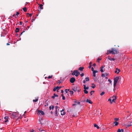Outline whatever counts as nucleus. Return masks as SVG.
<instances>
[{"label": "nucleus", "mask_w": 132, "mask_h": 132, "mask_svg": "<svg viewBox=\"0 0 132 132\" xmlns=\"http://www.w3.org/2000/svg\"><path fill=\"white\" fill-rule=\"evenodd\" d=\"M72 90L75 92L77 91L80 92V91L81 89L80 88L79 86H75L74 87L72 88Z\"/></svg>", "instance_id": "f03ea898"}, {"label": "nucleus", "mask_w": 132, "mask_h": 132, "mask_svg": "<svg viewBox=\"0 0 132 132\" xmlns=\"http://www.w3.org/2000/svg\"><path fill=\"white\" fill-rule=\"evenodd\" d=\"M4 119H5L6 120L7 119H8V117H4Z\"/></svg>", "instance_id": "79ce46f5"}, {"label": "nucleus", "mask_w": 132, "mask_h": 132, "mask_svg": "<svg viewBox=\"0 0 132 132\" xmlns=\"http://www.w3.org/2000/svg\"><path fill=\"white\" fill-rule=\"evenodd\" d=\"M52 77H53V75H51V76H48V78L49 79L51 78H52Z\"/></svg>", "instance_id": "a19ab883"}, {"label": "nucleus", "mask_w": 132, "mask_h": 132, "mask_svg": "<svg viewBox=\"0 0 132 132\" xmlns=\"http://www.w3.org/2000/svg\"><path fill=\"white\" fill-rule=\"evenodd\" d=\"M19 14V12H17L16 13V15H17V16H18V15Z\"/></svg>", "instance_id": "c03bdc74"}, {"label": "nucleus", "mask_w": 132, "mask_h": 132, "mask_svg": "<svg viewBox=\"0 0 132 132\" xmlns=\"http://www.w3.org/2000/svg\"><path fill=\"white\" fill-rule=\"evenodd\" d=\"M114 124H115V126H117L119 124V123L117 121H115L114 122Z\"/></svg>", "instance_id": "6ab92c4d"}, {"label": "nucleus", "mask_w": 132, "mask_h": 132, "mask_svg": "<svg viewBox=\"0 0 132 132\" xmlns=\"http://www.w3.org/2000/svg\"><path fill=\"white\" fill-rule=\"evenodd\" d=\"M37 111L38 112L37 114H40V113H41V114L42 115H44V113L43 111H42V110H38V109H37Z\"/></svg>", "instance_id": "20e7f679"}, {"label": "nucleus", "mask_w": 132, "mask_h": 132, "mask_svg": "<svg viewBox=\"0 0 132 132\" xmlns=\"http://www.w3.org/2000/svg\"><path fill=\"white\" fill-rule=\"evenodd\" d=\"M64 110L63 109L61 111V115H63L65 114V113L64 112Z\"/></svg>", "instance_id": "1a4fd4ad"}, {"label": "nucleus", "mask_w": 132, "mask_h": 132, "mask_svg": "<svg viewBox=\"0 0 132 132\" xmlns=\"http://www.w3.org/2000/svg\"><path fill=\"white\" fill-rule=\"evenodd\" d=\"M58 96V95L56 94L55 93H54L53 94V95L52 96V98L53 99H54L55 97H57Z\"/></svg>", "instance_id": "f8f14e48"}, {"label": "nucleus", "mask_w": 132, "mask_h": 132, "mask_svg": "<svg viewBox=\"0 0 132 132\" xmlns=\"http://www.w3.org/2000/svg\"><path fill=\"white\" fill-rule=\"evenodd\" d=\"M109 54H110V53H109V51L108 50L107 51V52L106 53V54L107 55H108Z\"/></svg>", "instance_id": "de8ad7c7"}, {"label": "nucleus", "mask_w": 132, "mask_h": 132, "mask_svg": "<svg viewBox=\"0 0 132 132\" xmlns=\"http://www.w3.org/2000/svg\"><path fill=\"white\" fill-rule=\"evenodd\" d=\"M93 76L94 77H95L96 76V74H95V72H93Z\"/></svg>", "instance_id": "e433bc0d"}, {"label": "nucleus", "mask_w": 132, "mask_h": 132, "mask_svg": "<svg viewBox=\"0 0 132 132\" xmlns=\"http://www.w3.org/2000/svg\"><path fill=\"white\" fill-rule=\"evenodd\" d=\"M104 68L103 66H102L101 67V70L100 71L102 72H103V69Z\"/></svg>", "instance_id": "aec40b11"}, {"label": "nucleus", "mask_w": 132, "mask_h": 132, "mask_svg": "<svg viewBox=\"0 0 132 132\" xmlns=\"http://www.w3.org/2000/svg\"><path fill=\"white\" fill-rule=\"evenodd\" d=\"M108 59L109 60H111V59L110 57L109 56H108Z\"/></svg>", "instance_id": "09e8293b"}, {"label": "nucleus", "mask_w": 132, "mask_h": 132, "mask_svg": "<svg viewBox=\"0 0 132 132\" xmlns=\"http://www.w3.org/2000/svg\"><path fill=\"white\" fill-rule=\"evenodd\" d=\"M95 92V91L94 90H92L90 92V94L91 95H92L93 94V93H94Z\"/></svg>", "instance_id": "2f4dec72"}, {"label": "nucleus", "mask_w": 132, "mask_h": 132, "mask_svg": "<svg viewBox=\"0 0 132 132\" xmlns=\"http://www.w3.org/2000/svg\"><path fill=\"white\" fill-rule=\"evenodd\" d=\"M83 86H84V90L88 89H89V87H86L85 85H83Z\"/></svg>", "instance_id": "4468645a"}, {"label": "nucleus", "mask_w": 132, "mask_h": 132, "mask_svg": "<svg viewBox=\"0 0 132 132\" xmlns=\"http://www.w3.org/2000/svg\"><path fill=\"white\" fill-rule=\"evenodd\" d=\"M16 112L12 114V115L13 116V117L14 118L16 117Z\"/></svg>", "instance_id": "5701e85b"}, {"label": "nucleus", "mask_w": 132, "mask_h": 132, "mask_svg": "<svg viewBox=\"0 0 132 132\" xmlns=\"http://www.w3.org/2000/svg\"><path fill=\"white\" fill-rule=\"evenodd\" d=\"M114 120L116 121H117L119 120V119L118 118H115L114 119Z\"/></svg>", "instance_id": "c9c22d12"}, {"label": "nucleus", "mask_w": 132, "mask_h": 132, "mask_svg": "<svg viewBox=\"0 0 132 132\" xmlns=\"http://www.w3.org/2000/svg\"><path fill=\"white\" fill-rule=\"evenodd\" d=\"M76 80L74 77L71 78L70 79V82L71 83H74L75 81Z\"/></svg>", "instance_id": "39448f33"}, {"label": "nucleus", "mask_w": 132, "mask_h": 132, "mask_svg": "<svg viewBox=\"0 0 132 132\" xmlns=\"http://www.w3.org/2000/svg\"><path fill=\"white\" fill-rule=\"evenodd\" d=\"M79 74L80 73L77 70H74L72 73V75H75L76 77H77Z\"/></svg>", "instance_id": "7ed1b4c3"}, {"label": "nucleus", "mask_w": 132, "mask_h": 132, "mask_svg": "<svg viewBox=\"0 0 132 132\" xmlns=\"http://www.w3.org/2000/svg\"><path fill=\"white\" fill-rule=\"evenodd\" d=\"M91 70H92V71H93V72L94 71V68L93 67H92V68H91Z\"/></svg>", "instance_id": "4d7b16f0"}, {"label": "nucleus", "mask_w": 132, "mask_h": 132, "mask_svg": "<svg viewBox=\"0 0 132 132\" xmlns=\"http://www.w3.org/2000/svg\"><path fill=\"white\" fill-rule=\"evenodd\" d=\"M84 69V67H80L78 69L79 70H80L81 71H82Z\"/></svg>", "instance_id": "2eb2a0df"}, {"label": "nucleus", "mask_w": 132, "mask_h": 132, "mask_svg": "<svg viewBox=\"0 0 132 132\" xmlns=\"http://www.w3.org/2000/svg\"><path fill=\"white\" fill-rule=\"evenodd\" d=\"M101 59L98 58L97 59V61H98V62L99 61L101 60Z\"/></svg>", "instance_id": "49530a36"}, {"label": "nucleus", "mask_w": 132, "mask_h": 132, "mask_svg": "<svg viewBox=\"0 0 132 132\" xmlns=\"http://www.w3.org/2000/svg\"><path fill=\"white\" fill-rule=\"evenodd\" d=\"M115 73H117V74H118L119 73V72H118L117 70H116L115 71Z\"/></svg>", "instance_id": "37998d69"}, {"label": "nucleus", "mask_w": 132, "mask_h": 132, "mask_svg": "<svg viewBox=\"0 0 132 132\" xmlns=\"http://www.w3.org/2000/svg\"><path fill=\"white\" fill-rule=\"evenodd\" d=\"M62 97V99L63 100H65V97L64 96H63Z\"/></svg>", "instance_id": "3c124183"}, {"label": "nucleus", "mask_w": 132, "mask_h": 132, "mask_svg": "<svg viewBox=\"0 0 132 132\" xmlns=\"http://www.w3.org/2000/svg\"><path fill=\"white\" fill-rule=\"evenodd\" d=\"M77 105V104L76 103H75V104H72V106H74V105Z\"/></svg>", "instance_id": "0e129e2a"}, {"label": "nucleus", "mask_w": 132, "mask_h": 132, "mask_svg": "<svg viewBox=\"0 0 132 132\" xmlns=\"http://www.w3.org/2000/svg\"><path fill=\"white\" fill-rule=\"evenodd\" d=\"M92 85L91 86V87L93 88H95V87H96V86L95 85H94V83H92Z\"/></svg>", "instance_id": "412c9836"}, {"label": "nucleus", "mask_w": 132, "mask_h": 132, "mask_svg": "<svg viewBox=\"0 0 132 132\" xmlns=\"http://www.w3.org/2000/svg\"><path fill=\"white\" fill-rule=\"evenodd\" d=\"M114 82V84H113V86H114V88H115L116 87V85L117 83L115 82Z\"/></svg>", "instance_id": "f704fd0d"}, {"label": "nucleus", "mask_w": 132, "mask_h": 132, "mask_svg": "<svg viewBox=\"0 0 132 132\" xmlns=\"http://www.w3.org/2000/svg\"><path fill=\"white\" fill-rule=\"evenodd\" d=\"M84 75V73H82L81 74H80V76L81 77L83 76Z\"/></svg>", "instance_id": "a18cd8bd"}, {"label": "nucleus", "mask_w": 132, "mask_h": 132, "mask_svg": "<svg viewBox=\"0 0 132 132\" xmlns=\"http://www.w3.org/2000/svg\"><path fill=\"white\" fill-rule=\"evenodd\" d=\"M55 116H58L57 114V110H56L55 111Z\"/></svg>", "instance_id": "c756f323"}, {"label": "nucleus", "mask_w": 132, "mask_h": 132, "mask_svg": "<svg viewBox=\"0 0 132 132\" xmlns=\"http://www.w3.org/2000/svg\"><path fill=\"white\" fill-rule=\"evenodd\" d=\"M23 10L24 12H26L27 11V8L26 7H24L23 8Z\"/></svg>", "instance_id": "b1692460"}, {"label": "nucleus", "mask_w": 132, "mask_h": 132, "mask_svg": "<svg viewBox=\"0 0 132 132\" xmlns=\"http://www.w3.org/2000/svg\"><path fill=\"white\" fill-rule=\"evenodd\" d=\"M61 93L62 94H63V90H61Z\"/></svg>", "instance_id": "e2e57ef3"}, {"label": "nucleus", "mask_w": 132, "mask_h": 132, "mask_svg": "<svg viewBox=\"0 0 132 132\" xmlns=\"http://www.w3.org/2000/svg\"><path fill=\"white\" fill-rule=\"evenodd\" d=\"M111 50H108L109 51L110 54L112 53V54H117V51L115 48H112Z\"/></svg>", "instance_id": "f257e3e1"}, {"label": "nucleus", "mask_w": 132, "mask_h": 132, "mask_svg": "<svg viewBox=\"0 0 132 132\" xmlns=\"http://www.w3.org/2000/svg\"><path fill=\"white\" fill-rule=\"evenodd\" d=\"M132 125V122H130V123L129 124H127L126 125V126L127 127H129L131 126Z\"/></svg>", "instance_id": "dca6fc26"}, {"label": "nucleus", "mask_w": 132, "mask_h": 132, "mask_svg": "<svg viewBox=\"0 0 132 132\" xmlns=\"http://www.w3.org/2000/svg\"><path fill=\"white\" fill-rule=\"evenodd\" d=\"M92 62H90L89 63V68H90L92 66Z\"/></svg>", "instance_id": "c85d7f7f"}, {"label": "nucleus", "mask_w": 132, "mask_h": 132, "mask_svg": "<svg viewBox=\"0 0 132 132\" xmlns=\"http://www.w3.org/2000/svg\"><path fill=\"white\" fill-rule=\"evenodd\" d=\"M116 70H118V72H119H119L120 71V69H118V68H116Z\"/></svg>", "instance_id": "58836bf2"}, {"label": "nucleus", "mask_w": 132, "mask_h": 132, "mask_svg": "<svg viewBox=\"0 0 132 132\" xmlns=\"http://www.w3.org/2000/svg\"><path fill=\"white\" fill-rule=\"evenodd\" d=\"M54 108V106L53 105H51L49 107V109L50 110H51L52 109H53Z\"/></svg>", "instance_id": "a211bd4d"}, {"label": "nucleus", "mask_w": 132, "mask_h": 132, "mask_svg": "<svg viewBox=\"0 0 132 132\" xmlns=\"http://www.w3.org/2000/svg\"><path fill=\"white\" fill-rule=\"evenodd\" d=\"M105 93L104 92H103L100 94V95L101 96H102Z\"/></svg>", "instance_id": "473e14b6"}, {"label": "nucleus", "mask_w": 132, "mask_h": 132, "mask_svg": "<svg viewBox=\"0 0 132 132\" xmlns=\"http://www.w3.org/2000/svg\"><path fill=\"white\" fill-rule=\"evenodd\" d=\"M84 93L85 94H87L88 93V91L86 90H84Z\"/></svg>", "instance_id": "a878e982"}, {"label": "nucleus", "mask_w": 132, "mask_h": 132, "mask_svg": "<svg viewBox=\"0 0 132 132\" xmlns=\"http://www.w3.org/2000/svg\"><path fill=\"white\" fill-rule=\"evenodd\" d=\"M74 103H76L77 105L79 104L80 103V102H77L76 100L74 101Z\"/></svg>", "instance_id": "393cba45"}, {"label": "nucleus", "mask_w": 132, "mask_h": 132, "mask_svg": "<svg viewBox=\"0 0 132 132\" xmlns=\"http://www.w3.org/2000/svg\"><path fill=\"white\" fill-rule=\"evenodd\" d=\"M94 126L95 127H96L97 129H98L100 128L98 126V125H96V124L95 123L94 124Z\"/></svg>", "instance_id": "f3484780"}, {"label": "nucleus", "mask_w": 132, "mask_h": 132, "mask_svg": "<svg viewBox=\"0 0 132 132\" xmlns=\"http://www.w3.org/2000/svg\"><path fill=\"white\" fill-rule=\"evenodd\" d=\"M38 99H36L35 100H33V102H36L38 101Z\"/></svg>", "instance_id": "72a5a7b5"}, {"label": "nucleus", "mask_w": 132, "mask_h": 132, "mask_svg": "<svg viewBox=\"0 0 132 132\" xmlns=\"http://www.w3.org/2000/svg\"><path fill=\"white\" fill-rule=\"evenodd\" d=\"M94 81H96L97 80V79L96 78H94L93 79Z\"/></svg>", "instance_id": "ea45409f"}, {"label": "nucleus", "mask_w": 132, "mask_h": 132, "mask_svg": "<svg viewBox=\"0 0 132 132\" xmlns=\"http://www.w3.org/2000/svg\"><path fill=\"white\" fill-rule=\"evenodd\" d=\"M69 92H70V94L71 95H72L73 94V93L72 91L70 90V91Z\"/></svg>", "instance_id": "cd10ccee"}, {"label": "nucleus", "mask_w": 132, "mask_h": 132, "mask_svg": "<svg viewBox=\"0 0 132 132\" xmlns=\"http://www.w3.org/2000/svg\"><path fill=\"white\" fill-rule=\"evenodd\" d=\"M93 72H95V73L98 72V71L97 70H94Z\"/></svg>", "instance_id": "bf43d9fd"}, {"label": "nucleus", "mask_w": 132, "mask_h": 132, "mask_svg": "<svg viewBox=\"0 0 132 132\" xmlns=\"http://www.w3.org/2000/svg\"><path fill=\"white\" fill-rule=\"evenodd\" d=\"M30 132H34V130L32 129L31 131Z\"/></svg>", "instance_id": "774afa93"}, {"label": "nucleus", "mask_w": 132, "mask_h": 132, "mask_svg": "<svg viewBox=\"0 0 132 132\" xmlns=\"http://www.w3.org/2000/svg\"><path fill=\"white\" fill-rule=\"evenodd\" d=\"M108 74L105 73H102L101 75V76L102 77H105L106 76L108 75Z\"/></svg>", "instance_id": "9b49d317"}, {"label": "nucleus", "mask_w": 132, "mask_h": 132, "mask_svg": "<svg viewBox=\"0 0 132 132\" xmlns=\"http://www.w3.org/2000/svg\"><path fill=\"white\" fill-rule=\"evenodd\" d=\"M86 81H89V78L88 77H86L85 78Z\"/></svg>", "instance_id": "7c9ffc66"}, {"label": "nucleus", "mask_w": 132, "mask_h": 132, "mask_svg": "<svg viewBox=\"0 0 132 132\" xmlns=\"http://www.w3.org/2000/svg\"><path fill=\"white\" fill-rule=\"evenodd\" d=\"M86 102L87 103L88 102L89 103L91 104H92L93 103L91 101V100H88V99H87L86 100Z\"/></svg>", "instance_id": "9d476101"}, {"label": "nucleus", "mask_w": 132, "mask_h": 132, "mask_svg": "<svg viewBox=\"0 0 132 132\" xmlns=\"http://www.w3.org/2000/svg\"><path fill=\"white\" fill-rule=\"evenodd\" d=\"M29 16H31L32 15V14H31V13H30V14L29 13Z\"/></svg>", "instance_id": "69168bd1"}, {"label": "nucleus", "mask_w": 132, "mask_h": 132, "mask_svg": "<svg viewBox=\"0 0 132 132\" xmlns=\"http://www.w3.org/2000/svg\"><path fill=\"white\" fill-rule=\"evenodd\" d=\"M43 6V5L42 4H40L39 5V10H38L39 12L41 11V9H43V8L42 7Z\"/></svg>", "instance_id": "6e6552de"}, {"label": "nucleus", "mask_w": 132, "mask_h": 132, "mask_svg": "<svg viewBox=\"0 0 132 132\" xmlns=\"http://www.w3.org/2000/svg\"><path fill=\"white\" fill-rule=\"evenodd\" d=\"M86 81H86V80H84L83 81V83H85Z\"/></svg>", "instance_id": "680f3d73"}, {"label": "nucleus", "mask_w": 132, "mask_h": 132, "mask_svg": "<svg viewBox=\"0 0 132 132\" xmlns=\"http://www.w3.org/2000/svg\"><path fill=\"white\" fill-rule=\"evenodd\" d=\"M116 60V59L114 58H111L110 60L114 61Z\"/></svg>", "instance_id": "4c0bfd02"}, {"label": "nucleus", "mask_w": 132, "mask_h": 132, "mask_svg": "<svg viewBox=\"0 0 132 132\" xmlns=\"http://www.w3.org/2000/svg\"><path fill=\"white\" fill-rule=\"evenodd\" d=\"M24 31H23L22 32L21 34H20V36L21 35H22V34L24 32Z\"/></svg>", "instance_id": "6e6d98bb"}, {"label": "nucleus", "mask_w": 132, "mask_h": 132, "mask_svg": "<svg viewBox=\"0 0 132 132\" xmlns=\"http://www.w3.org/2000/svg\"><path fill=\"white\" fill-rule=\"evenodd\" d=\"M112 102H111V104H112V103L113 102H115V100H116V99H117V98L116 96H113V97H112Z\"/></svg>", "instance_id": "423d86ee"}, {"label": "nucleus", "mask_w": 132, "mask_h": 132, "mask_svg": "<svg viewBox=\"0 0 132 132\" xmlns=\"http://www.w3.org/2000/svg\"><path fill=\"white\" fill-rule=\"evenodd\" d=\"M108 101L110 102H112V101H111V98H110L109 99Z\"/></svg>", "instance_id": "8fccbe9b"}, {"label": "nucleus", "mask_w": 132, "mask_h": 132, "mask_svg": "<svg viewBox=\"0 0 132 132\" xmlns=\"http://www.w3.org/2000/svg\"><path fill=\"white\" fill-rule=\"evenodd\" d=\"M57 88H58V87H55L53 89V91H55L57 89Z\"/></svg>", "instance_id": "bb28decb"}, {"label": "nucleus", "mask_w": 132, "mask_h": 132, "mask_svg": "<svg viewBox=\"0 0 132 132\" xmlns=\"http://www.w3.org/2000/svg\"><path fill=\"white\" fill-rule=\"evenodd\" d=\"M8 119H7L5 121V122H7V121H8Z\"/></svg>", "instance_id": "052dcab7"}, {"label": "nucleus", "mask_w": 132, "mask_h": 132, "mask_svg": "<svg viewBox=\"0 0 132 132\" xmlns=\"http://www.w3.org/2000/svg\"><path fill=\"white\" fill-rule=\"evenodd\" d=\"M19 29L18 28H16L15 29V32H18L19 31Z\"/></svg>", "instance_id": "4be33fe9"}, {"label": "nucleus", "mask_w": 132, "mask_h": 132, "mask_svg": "<svg viewBox=\"0 0 132 132\" xmlns=\"http://www.w3.org/2000/svg\"><path fill=\"white\" fill-rule=\"evenodd\" d=\"M55 108H56V110H57V109L59 108V107L58 106H56L55 107Z\"/></svg>", "instance_id": "864d4df0"}, {"label": "nucleus", "mask_w": 132, "mask_h": 132, "mask_svg": "<svg viewBox=\"0 0 132 132\" xmlns=\"http://www.w3.org/2000/svg\"><path fill=\"white\" fill-rule=\"evenodd\" d=\"M119 79V77H117L114 78V82L117 83L118 80Z\"/></svg>", "instance_id": "0eeeda50"}, {"label": "nucleus", "mask_w": 132, "mask_h": 132, "mask_svg": "<svg viewBox=\"0 0 132 132\" xmlns=\"http://www.w3.org/2000/svg\"><path fill=\"white\" fill-rule=\"evenodd\" d=\"M56 87H58V88H57V89H60L61 87V86L58 87V86H57Z\"/></svg>", "instance_id": "603ef678"}, {"label": "nucleus", "mask_w": 132, "mask_h": 132, "mask_svg": "<svg viewBox=\"0 0 132 132\" xmlns=\"http://www.w3.org/2000/svg\"><path fill=\"white\" fill-rule=\"evenodd\" d=\"M108 81L110 82V83L112 82V81L110 79H109Z\"/></svg>", "instance_id": "5fc2aeb1"}, {"label": "nucleus", "mask_w": 132, "mask_h": 132, "mask_svg": "<svg viewBox=\"0 0 132 132\" xmlns=\"http://www.w3.org/2000/svg\"><path fill=\"white\" fill-rule=\"evenodd\" d=\"M19 23H20V25H22V22H21V21H20V22H19Z\"/></svg>", "instance_id": "13d9d810"}, {"label": "nucleus", "mask_w": 132, "mask_h": 132, "mask_svg": "<svg viewBox=\"0 0 132 132\" xmlns=\"http://www.w3.org/2000/svg\"><path fill=\"white\" fill-rule=\"evenodd\" d=\"M96 64L95 63H94L93 64V66H96Z\"/></svg>", "instance_id": "338daca9"}, {"label": "nucleus", "mask_w": 132, "mask_h": 132, "mask_svg": "<svg viewBox=\"0 0 132 132\" xmlns=\"http://www.w3.org/2000/svg\"><path fill=\"white\" fill-rule=\"evenodd\" d=\"M124 131V130L123 129H119L117 130L118 132H123Z\"/></svg>", "instance_id": "ddd939ff"}]
</instances>
